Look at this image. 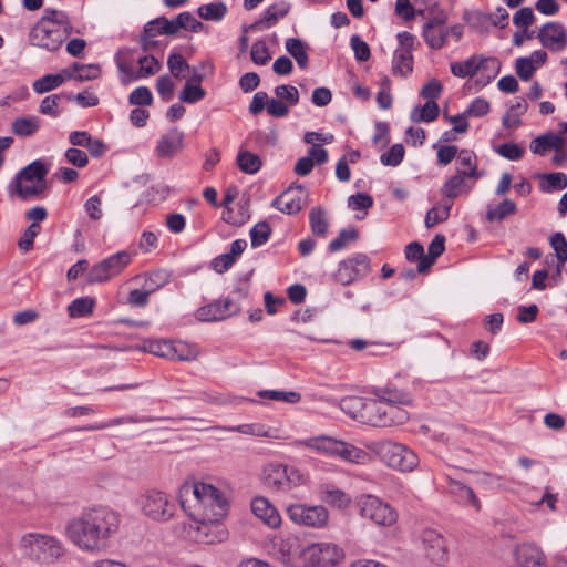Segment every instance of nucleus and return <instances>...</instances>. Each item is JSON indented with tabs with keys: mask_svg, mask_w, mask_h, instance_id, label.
<instances>
[{
	"mask_svg": "<svg viewBox=\"0 0 567 567\" xmlns=\"http://www.w3.org/2000/svg\"><path fill=\"white\" fill-rule=\"evenodd\" d=\"M343 559V551L330 543H316L306 546L302 567H336Z\"/></svg>",
	"mask_w": 567,
	"mask_h": 567,
	"instance_id": "4468645a",
	"label": "nucleus"
},
{
	"mask_svg": "<svg viewBox=\"0 0 567 567\" xmlns=\"http://www.w3.org/2000/svg\"><path fill=\"white\" fill-rule=\"evenodd\" d=\"M378 399L392 405L408 406L412 404V396L395 388H383L374 391Z\"/></svg>",
	"mask_w": 567,
	"mask_h": 567,
	"instance_id": "c756f323",
	"label": "nucleus"
},
{
	"mask_svg": "<svg viewBox=\"0 0 567 567\" xmlns=\"http://www.w3.org/2000/svg\"><path fill=\"white\" fill-rule=\"evenodd\" d=\"M489 110L491 104L487 100L476 97L464 112L467 117H482L485 116Z\"/></svg>",
	"mask_w": 567,
	"mask_h": 567,
	"instance_id": "338daca9",
	"label": "nucleus"
},
{
	"mask_svg": "<svg viewBox=\"0 0 567 567\" xmlns=\"http://www.w3.org/2000/svg\"><path fill=\"white\" fill-rule=\"evenodd\" d=\"M456 162L468 178L478 179L482 174L477 169V157L474 152L468 150H461L456 154Z\"/></svg>",
	"mask_w": 567,
	"mask_h": 567,
	"instance_id": "473e14b6",
	"label": "nucleus"
},
{
	"mask_svg": "<svg viewBox=\"0 0 567 567\" xmlns=\"http://www.w3.org/2000/svg\"><path fill=\"white\" fill-rule=\"evenodd\" d=\"M264 480L269 487L278 492H290L307 484L308 477L295 466L270 463L264 468Z\"/></svg>",
	"mask_w": 567,
	"mask_h": 567,
	"instance_id": "6e6552de",
	"label": "nucleus"
},
{
	"mask_svg": "<svg viewBox=\"0 0 567 567\" xmlns=\"http://www.w3.org/2000/svg\"><path fill=\"white\" fill-rule=\"evenodd\" d=\"M138 78L154 75L159 71V62L153 55H145L138 59Z\"/></svg>",
	"mask_w": 567,
	"mask_h": 567,
	"instance_id": "69168bd1",
	"label": "nucleus"
},
{
	"mask_svg": "<svg viewBox=\"0 0 567 567\" xmlns=\"http://www.w3.org/2000/svg\"><path fill=\"white\" fill-rule=\"evenodd\" d=\"M290 4L287 2H279L270 6L264 13V17L258 20L259 24L265 23L267 27H271L278 22L280 18L288 14Z\"/></svg>",
	"mask_w": 567,
	"mask_h": 567,
	"instance_id": "79ce46f5",
	"label": "nucleus"
},
{
	"mask_svg": "<svg viewBox=\"0 0 567 567\" xmlns=\"http://www.w3.org/2000/svg\"><path fill=\"white\" fill-rule=\"evenodd\" d=\"M452 208V203H446L442 208L433 207L431 208L425 216V226L426 228H432L434 225L445 221L450 216V210Z\"/></svg>",
	"mask_w": 567,
	"mask_h": 567,
	"instance_id": "603ef678",
	"label": "nucleus"
},
{
	"mask_svg": "<svg viewBox=\"0 0 567 567\" xmlns=\"http://www.w3.org/2000/svg\"><path fill=\"white\" fill-rule=\"evenodd\" d=\"M370 272V259L364 254H355L354 256L342 260L334 274V278L342 285H349Z\"/></svg>",
	"mask_w": 567,
	"mask_h": 567,
	"instance_id": "dca6fc26",
	"label": "nucleus"
},
{
	"mask_svg": "<svg viewBox=\"0 0 567 567\" xmlns=\"http://www.w3.org/2000/svg\"><path fill=\"white\" fill-rule=\"evenodd\" d=\"M371 450L389 467L411 472L419 465L417 455L408 446L393 441H381L372 444Z\"/></svg>",
	"mask_w": 567,
	"mask_h": 567,
	"instance_id": "423d86ee",
	"label": "nucleus"
},
{
	"mask_svg": "<svg viewBox=\"0 0 567 567\" xmlns=\"http://www.w3.org/2000/svg\"><path fill=\"white\" fill-rule=\"evenodd\" d=\"M308 193L302 185L289 187L277 196L271 206L287 215L299 213L307 204Z\"/></svg>",
	"mask_w": 567,
	"mask_h": 567,
	"instance_id": "a211bd4d",
	"label": "nucleus"
},
{
	"mask_svg": "<svg viewBox=\"0 0 567 567\" xmlns=\"http://www.w3.org/2000/svg\"><path fill=\"white\" fill-rule=\"evenodd\" d=\"M239 169L246 174H256L261 168V158L249 151L240 150L236 158Z\"/></svg>",
	"mask_w": 567,
	"mask_h": 567,
	"instance_id": "c9c22d12",
	"label": "nucleus"
},
{
	"mask_svg": "<svg viewBox=\"0 0 567 567\" xmlns=\"http://www.w3.org/2000/svg\"><path fill=\"white\" fill-rule=\"evenodd\" d=\"M287 515L295 524L311 528L328 525L329 513L322 505L292 504L287 507Z\"/></svg>",
	"mask_w": 567,
	"mask_h": 567,
	"instance_id": "ddd939ff",
	"label": "nucleus"
},
{
	"mask_svg": "<svg viewBox=\"0 0 567 567\" xmlns=\"http://www.w3.org/2000/svg\"><path fill=\"white\" fill-rule=\"evenodd\" d=\"M198 16L204 20L219 21L227 13V7L224 2H213L203 4L197 10Z\"/></svg>",
	"mask_w": 567,
	"mask_h": 567,
	"instance_id": "37998d69",
	"label": "nucleus"
},
{
	"mask_svg": "<svg viewBox=\"0 0 567 567\" xmlns=\"http://www.w3.org/2000/svg\"><path fill=\"white\" fill-rule=\"evenodd\" d=\"M422 35L431 49L440 50L444 47L449 38V30L445 27H440L436 29L423 28Z\"/></svg>",
	"mask_w": 567,
	"mask_h": 567,
	"instance_id": "a19ab883",
	"label": "nucleus"
},
{
	"mask_svg": "<svg viewBox=\"0 0 567 567\" xmlns=\"http://www.w3.org/2000/svg\"><path fill=\"white\" fill-rule=\"evenodd\" d=\"M144 349L154 355L177 361H192L198 355L197 350L187 343L171 340L148 341Z\"/></svg>",
	"mask_w": 567,
	"mask_h": 567,
	"instance_id": "2eb2a0df",
	"label": "nucleus"
},
{
	"mask_svg": "<svg viewBox=\"0 0 567 567\" xmlns=\"http://www.w3.org/2000/svg\"><path fill=\"white\" fill-rule=\"evenodd\" d=\"M351 48L354 52V56L358 61H368L371 56L369 44L363 41L358 34H354L350 39Z\"/></svg>",
	"mask_w": 567,
	"mask_h": 567,
	"instance_id": "0e129e2a",
	"label": "nucleus"
},
{
	"mask_svg": "<svg viewBox=\"0 0 567 567\" xmlns=\"http://www.w3.org/2000/svg\"><path fill=\"white\" fill-rule=\"evenodd\" d=\"M413 71V54L408 50H395L392 60V72L406 76Z\"/></svg>",
	"mask_w": 567,
	"mask_h": 567,
	"instance_id": "72a5a7b5",
	"label": "nucleus"
},
{
	"mask_svg": "<svg viewBox=\"0 0 567 567\" xmlns=\"http://www.w3.org/2000/svg\"><path fill=\"white\" fill-rule=\"evenodd\" d=\"M206 91L199 84H193L187 81L179 93V100L184 103L193 104L203 100Z\"/></svg>",
	"mask_w": 567,
	"mask_h": 567,
	"instance_id": "09e8293b",
	"label": "nucleus"
},
{
	"mask_svg": "<svg viewBox=\"0 0 567 567\" xmlns=\"http://www.w3.org/2000/svg\"><path fill=\"white\" fill-rule=\"evenodd\" d=\"M536 38L542 45L551 52H560L567 45V33L559 22H547L538 31Z\"/></svg>",
	"mask_w": 567,
	"mask_h": 567,
	"instance_id": "6ab92c4d",
	"label": "nucleus"
},
{
	"mask_svg": "<svg viewBox=\"0 0 567 567\" xmlns=\"http://www.w3.org/2000/svg\"><path fill=\"white\" fill-rule=\"evenodd\" d=\"M286 50L293 56L300 69H306L309 64L307 44L298 38H289L286 41Z\"/></svg>",
	"mask_w": 567,
	"mask_h": 567,
	"instance_id": "e433bc0d",
	"label": "nucleus"
},
{
	"mask_svg": "<svg viewBox=\"0 0 567 567\" xmlns=\"http://www.w3.org/2000/svg\"><path fill=\"white\" fill-rule=\"evenodd\" d=\"M64 81L65 78L63 74H47L35 80L32 87L37 93L42 94L59 87Z\"/></svg>",
	"mask_w": 567,
	"mask_h": 567,
	"instance_id": "c03bdc74",
	"label": "nucleus"
},
{
	"mask_svg": "<svg viewBox=\"0 0 567 567\" xmlns=\"http://www.w3.org/2000/svg\"><path fill=\"white\" fill-rule=\"evenodd\" d=\"M425 554L435 564L446 560V545L440 533L434 529H425L422 534Z\"/></svg>",
	"mask_w": 567,
	"mask_h": 567,
	"instance_id": "412c9836",
	"label": "nucleus"
},
{
	"mask_svg": "<svg viewBox=\"0 0 567 567\" xmlns=\"http://www.w3.org/2000/svg\"><path fill=\"white\" fill-rule=\"evenodd\" d=\"M464 171L458 167L456 174L446 179L441 188L443 197L449 199V203L453 204V200L457 198L463 192H468L472 187H466Z\"/></svg>",
	"mask_w": 567,
	"mask_h": 567,
	"instance_id": "b1692460",
	"label": "nucleus"
},
{
	"mask_svg": "<svg viewBox=\"0 0 567 567\" xmlns=\"http://www.w3.org/2000/svg\"><path fill=\"white\" fill-rule=\"evenodd\" d=\"M517 212L516 204L506 198L502 203H499L496 207H489L486 212V220L493 221H502L506 217L514 215Z\"/></svg>",
	"mask_w": 567,
	"mask_h": 567,
	"instance_id": "58836bf2",
	"label": "nucleus"
},
{
	"mask_svg": "<svg viewBox=\"0 0 567 567\" xmlns=\"http://www.w3.org/2000/svg\"><path fill=\"white\" fill-rule=\"evenodd\" d=\"M311 231L316 236H324L328 231V220L324 210L320 207H313L309 213Z\"/></svg>",
	"mask_w": 567,
	"mask_h": 567,
	"instance_id": "49530a36",
	"label": "nucleus"
},
{
	"mask_svg": "<svg viewBox=\"0 0 567 567\" xmlns=\"http://www.w3.org/2000/svg\"><path fill=\"white\" fill-rule=\"evenodd\" d=\"M19 548L25 557L47 564L55 563L65 553L61 540L54 536L39 533L22 536Z\"/></svg>",
	"mask_w": 567,
	"mask_h": 567,
	"instance_id": "20e7f679",
	"label": "nucleus"
},
{
	"mask_svg": "<svg viewBox=\"0 0 567 567\" xmlns=\"http://www.w3.org/2000/svg\"><path fill=\"white\" fill-rule=\"evenodd\" d=\"M564 144V138L560 136V134L548 132L544 135L537 136L532 141L530 151L534 154L545 155L550 150L561 152Z\"/></svg>",
	"mask_w": 567,
	"mask_h": 567,
	"instance_id": "393cba45",
	"label": "nucleus"
},
{
	"mask_svg": "<svg viewBox=\"0 0 567 567\" xmlns=\"http://www.w3.org/2000/svg\"><path fill=\"white\" fill-rule=\"evenodd\" d=\"M300 444L319 453L337 455L344 461L357 464L364 463L368 458V454L363 450L330 436L310 437L301 441Z\"/></svg>",
	"mask_w": 567,
	"mask_h": 567,
	"instance_id": "0eeeda50",
	"label": "nucleus"
},
{
	"mask_svg": "<svg viewBox=\"0 0 567 567\" xmlns=\"http://www.w3.org/2000/svg\"><path fill=\"white\" fill-rule=\"evenodd\" d=\"M72 32L73 27L64 11L45 9L44 16L32 28L29 41L32 45L56 51Z\"/></svg>",
	"mask_w": 567,
	"mask_h": 567,
	"instance_id": "7ed1b4c3",
	"label": "nucleus"
},
{
	"mask_svg": "<svg viewBox=\"0 0 567 567\" xmlns=\"http://www.w3.org/2000/svg\"><path fill=\"white\" fill-rule=\"evenodd\" d=\"M95 299L91 297H81L74 299L68 306V312L71 318H81L90 316L93 312Z\"/></svg>",
	"mask_w": 567,
	"mask_h": 567,
	"instance_id": "ea45409f",
	"label": "nucleus"
},
{
	"mask_svg": "<svg viewBox=\"0 0 567 567\" xmlns=\"http://www.w3.org/2000/svg\"><path fill=\"white\" fill-rule=\"evenodd\" d=\"M196 318L200 321H219L224 320L221 312V301H214L197 309Z\"/></svg>",
	"mask_w": 567,
	"mask_h": 567,
	"instance_id": "de8ad7c7",
	"label": "nucleus"
},
{
	"mask_svg": "<svg viewBox=\"0 0 567 567\" xmlns=\"http://www.w3.org/2000/svg\"><path fill=\"white\" fill-rule=\"evenodd\" d=\"M359 238V233L354 227L342 229L339 236L330 241L328 249L331 252L339 251L346 248L349 244L355 243Z\"/></svg>",
	"mask_w": 567,
	"mask_h": 567,
	"instance_id": "a18cd8bd",
	"label": "nucleus"
},
{
	"mask_svg": "<svg viewBox=\"0 0 567 567\" xmlns=\"http://www.w3.org/2000/svg\"><path fill=\"white\" fill-rule=\"evenodd\" d=\"M515 555L518 567H542L545 564L543 551L530 544L518 546Z\"/></svg>",
	"mask_w": 567,
	"mask_h": 567,
	"instance_id": "5701e85b",
	"label": "nucleus"
},
{
	"mask_svg": "<svg viewBox=\"0 0 567 567\" xmlns=\"http://www.w3.org/2000/svg\"><path fill=\"white\" fill-rule=\"evenodd\" d=\"M120 515L107 506L84 508L65 527L68 538L81 550L101 553L120 527Z\"/></svg>",
	"mask_w": 567,
	"mask_h": 567,
	"instance_id": "f03ea898",
	"label": "nucleus"
},
{
	"mask_svg": "<svg viewBox=\"0 0 567 567\" xmlns=\"http://www.w3.org/2000/svg\"><path fill=\"white\" fill-rule=\"evenodd\" d=\"M251 511L256 517L271 528H277L281 524L279 512L265 497H256L251 502Z\"/></svg>",
	"mask_w": 567,
	"mask_h": 567,
	"instance_id": "4be33fe9",
	"label": "nucleus"
},
{
	"mask_svg": "<svg viewBox=\"0 0 567 567\" xmlns=\"http://www.w3.org/2000/svg\"><path fill=\"white\" fill-rule=\"evenodd\" d=\"M368 398L349 395L340 401L341 410L352 419L363 422Z\"/></svg>",
	"mask_w": 567,
	"mask_h": 567,
	"instance_id": "c85d7f7f",
	"label": "nucleus"
},
{
	"mask_svg": "<svg viewBox=\"0 0 567 567\" xmlns=\"http://www.w3.org/2000/svg\"><path fill=\"white\" fill-rule=\"evenodd\" d=\"M159 27V33L166 35H173L177 33L182 25H177V18L175 20H168L165 17H159L151 20L146 23V31L148 32L152 28Z\"/></svg>",
	"mask_w": 567,
	"mask_h": 567,
	"instance_id": "3c124183",
	"label": "nucleus"
},
{
	"mask_svg": "<svg viewBox=\"0 0 567 567\" xmlns=\"http://www.w3.org/2000/svg\"><path fill=\"white\" fill-rule=\"evenodd\" d=\"M184 147V133L178 128H171L161 136L155 147V154L159 158H173Z\"/></svg>",
	"mask_w": 567,
	"mask_h": 567,
	"instance_id": "aec40b11",
	"label": "nucleus"
},
{
	"mask_svg": "<svg viewBox=\"0 0 567 567\" xmlns=\"http://www.w3.org/2000/svg\"><path fill=\"white\" fill-rule=\"evenodd\" d=\"M464 18L471 28L480 32H484L487 31V27L489 24V19L492 18V16H487V13H484L482 11H474L472 13H466Z\"/></svg>",
	"mask_w": 567,
	"mask_h": 567,
	"instance_id": "052dcab7",
	"label": "nucleus"
},
{
	"mask_svg": "<svg viewBox=\"0 0 567 567\" xmlns=\"http://www.w3.org/2000/svg\"><path fill=\"white\" fill-rule=\"evenodd\" d=\"M132 261V255L122 250L95 264L86 275L89 284L109 281L120 275Z\"/></svg>",
	"mask_w": 567,
	"mask_h": 567,
	"instance_id": "f8f14e48",
	"label": "nucleus"
},
{
	"mask_svg": "<svg viewBox=\"0 0 567 567\" xmlns=\"http://www.w3.org/2000/svg\"><path fill=\"white\" fill-rule=\"evenodd\" d=\"M249 218L248 208L246 205H240L238 212H234L233 208H227L223 213V220L233 226H241Z\"/></svg>",
	"mask_w": 567,
	"mask_h": 567,
	"instance_id": "13d9d810",
	"label": "nucleus"
},
{
	"mask_svg": "<svg viewBox=\"0 0 567 567\" xmlns=\"http://www.w3.org/2000/svg\"><path fill=\"white\" fill-rule=\"evenodd\" d=\"M543 179L547 182L546 185H540L543 192L550 193L553 190H561L567 187V175L561 172L544 174Z\"/></svg>",
	"mask_w": 567,
	"mask_h": 567,
	"instance_id": "8fccbe9b",
	"label": "nucleus"
},
{
	"mask_svg": "<svg viewBox=\"0 0 567 567\" xmlns=\"http://www.w3.org/2000/svg\"><path fill=\"white\" fill-rule=\"evenodd\" d=\"M405 150L402 144H394L390 150L380 156V162L384 166H398L404 158Z\"/></svg>",
	"mask_w": 567,
	"mask_h": 567,
	"instance_id": "5fc2aeb1",
	"label": "nucleus"
},
{
	"mask_svg": "<svg viewBox=\"0 0 567 567\" xmlns=\"http://www.w3.org/2000/svg\"><path fill=\"white\" fill-rule=\"evenodd\" d=\"M271 234V228L268 223L260 221L256 224L250 230L251 246L259 247L267 243Z\"/></svg>",
	"mask_w": 567,
	"mask_h": 567,
	"instance_id": "4d7b16f0",
	"label": "nucleus"
},
{
	"mask_svg": "<svg viewBox=\"0 0 567 567\" xmlns=\"http://www.w3.org/2000/svg\"><path fill=\"white\" fill-rule=\"evenodd\" d=\"M481 70H488V74L483 80H476L481 86H485L494 80L501 71V61L497 58L483 55H472L462 62L451 63V72L457 78L474 76Z\"/></svg>",
	"mask_w": 567,
	"mask_h": 567,
	"instance_id": "1a4fd4ad",
	"label": "nucleus"
},
{
	"mask_svg": "<svg viewBox=\"0 0 567 567\" xmlns=\"http://www.w3.org/2000/svg\"><path fill=\"white\" fill-rule=\"evenodd\" d=\"M445 250V237L435 235L427 247V255L417 264V272L426 274Z\"/></svg>",
	"mask_w": 567,
	"mask_h": 567,
	"instance_id": "a878e982",
	"label": "nucleus"
},
{
	"mask_svg": "<svg viewBox=\"0 0 567 567\" xmlns=\"http://www.w3.org/2000/svg\"><path fill=\"white\" fill-rule=\"evenodd\" d=\"M137 504L142 513L154 522H168L174 516L175 505L165 492L146 489L138 496Z\"/></svg>",
	"mask_w": 567,
	"mask_h": 567,
	"instance_id": "9d476101",
	"label": "nucleus"
},
{
	"mask_svg": "<svg viewBox=\"0 0 567 567\" xmlns=\"http://www.w3.org/2000/svg\"><path fill=\"white\" fill-rule=\"evenodd\" d=\"M306 546L297 536L290 535L276 545L277 558L287 567H302Z\"/></svg>",
	"mask_w": 567,
	"mask_h": 567,
	"instance_id": "f3484780",
	"label": "nucleus"
},
{
	"mask_svg": "<svg viewBox=\"0 0 567 567\" xmlns=\"http://www.w3.org/2000/svg\"><path fill=\"white\" fill-rule=\"evenodd\" d=\"M550 245L556 252L558 261L563 265L567 261V240L561 233H555L550 237Z\"/></svg>",
	"mask_w": 567,
	"mask_h": 567,
	"instance_id": "774afa93",
	"label": "nucleus"
},
{
	"mask_svg": "<svg viewBox=\"0 0 567 567\" xmlns=\"http://www.w3.org/2000/svg\"><path fill=\"white\" fill-rule=\"evenodd\" d=\"M322 494V499L331 506L346 508L350 505V497L340 489H326Z\"/></svg>",
	"mask_w": 567,
	"mask_h": 567,
	"instance_id": "6e6d98bb",
	"label": "nucleus"
},
{
	"mask_svg": "<svg viewBox=\"0 0 567 567\" xmlns=\"http://www.w3.org/2000/svg\"><path fill=\"white\" fill-rule=\"evenodd\" d=\"M48 167L41 161H33L23 167L10 184L9 189L21 199L42 196L45 192Z\"/></svg>",
	"mask_w": 567,
	"mask_h": 567,
	"instance_id": "39448f33",
	"label": "nucleus"
},
{
	"mask_svg": "<svg viewBox=\"0 0 567 567\" xmlns=\"http://www.w3.org/2000/svg\"><path fill=\"white\" fill-rule=\"evenodd\" d=\"M72 99L71 93H59L45 96L39 106V112L51 117H59L63 111L62 103Z\"/></svg>",
	"mask_w": 567,
	"mask_h": 567,
	"instance_id": "cd10ccee",
	"label": "nucleus"
},
{
	"mask_svg": "<svg viewBox=\"0 0 567 567\" xmlns=\"http://www.w3.org/2000/svg\"><path fill=\"white\" fill-rule=\"evenodd\" d=\"M178 501L186 515L197 524L198 542L213 544L225 538L220 522L227 515L228 502L218 488L203 482H186L179 487Z\"/></svg>",
	"mask_w": 567,
	"mask_h": 567,
	"instance_id": "f257e3e1",
	"label": "nucleus"
},
{
	"mask_svg": "<svg viewBox=\"0 0 567 567\" xmlns=\"http://www.w3.org/2000/svg\"><path fill=\"white\" fill-rule=\"evenodd\" d=\"M383 401L380 399H369L365 406V413L363 415L364 424H369L372 426H381L384 424V415H383Z\"/></svg>",
	"mask_w": 567,
	"mask_h": 567,
	"instance_id": "2f4dec72",
	"label": "nucleus"
},
{
	"mask_svg": "<svg viewBox=\"0 0 567 567\" xmlns=\"http://www.w3.org/2000/svg\"><path fill=\"white\" fill-rule=\"evenodd\" d=\"M128 102L131 105L148 106L153 103L152 92L146 86H140L130 94Z\"/></svg>",
	"mask_w": 567,
	"mask_h": 567,
	"instance_id": "680f3d73",
	"label": "nucleus"
},
{
	"mask_svg": "<svg viewBox=\"0 0 567 567\" xmlns=\"http://www.w3.org/2000/svg\"><path fill=\"white\" fill-rule=\"evenodd\" d=\"M440 114L439 104L435 101H427L422 107H414L411 112V120L419 122H433Z\"/></svg>",
	"mask_w": 567,
	"mask_h": 567,
	"instance_id": "4c0bfd02",
	"label": "nucleus"
},
{
	"mask_svg": "<svg viewBox=\"0 0 567 567\" xmlns=\"http://www.w3.org/2000/svg\"><path fill=\"white\" fill-rule=\"evenodd\" d=\"M360 515L370 519L379 526H391L396 522V513L379 497L370 494L361 495L357 498Z\"/></svg>",
	"mask_w": 567,
	"mask_h": 567,
	"instance_id": "9b49d317",
	"label": "nucleus"
},
{
	"mask_svg": "<svg viewBox=\"0 0 567 567\" xmlns=\"http://www.w3.org/2000/svg\"><path fill=\"white\" fill-rule=\"evenodd\" d=\"M383 427L403 424L410 417L409 412L404 406L392 405L386 402H383Z\"/></svg>",
	"mask_w": 567,
	"mask_h": 567,
	"instance_id": "f704fd0d",
	"label": "nucleus"
},
{
	"mask_svg": "<svg viewBox=\"0 0 567 567\" xmlns=\"http://www.w3.org/2000/svg\"><path fill=\"white\" fill-rule=\"evenodd\" d=\"M258 395L262 399H269L275 401H284L289 403H297L301 400V395L295 391H277V390H264L258 392Z\"/></svg>",
	"mask_w": 567,
	"mask_h": 567,
	"instance_id": "864d4df0",
	"label": "nucleus"
},
{
	"mask_svg": "<svg viewBox=\"0 0 567 567\" xmlns=\"http://www.w3.org/2000/svg\"><path fill=\"white\" fill-rule=\"evenodd\" d=\"M251 60L258 65H265L271 59L268 47L265 41L258 40L251 47Z\"/></svg>",
	"mask_w": 567,
	"mask_h": 567,
	"instance_id": "e2e57ef3",
	"label": "nucleus"
},
{
	"mask_svg": "<svg viewBox=\"0 0 567 567\" xmlns=\"http://www.w3.org/2000/svg\"><path fill=\"white\" fill-rule=\"evenodd\" d=\"M449 491L463 505L472 506L477 512L481 509L480 499L475 495L474 491L471 487H468L467 485H465L464 483L456 481V480H450L449 481Z\"/></svg>",
	"mask_w": 567,
	"mask_h": 567,
	"instance_id": "bb28decb",
	"label": "nucleus"
},
{
	"mask_svg": "<svg viewBox=\"0 0 567 567\" xmlns=\"http://www.w3.org/2000/svg\"><path fill=\"white\" fill-rule=\"evenodd\" d=\"M40 125L41 120L37 116H21L12 122L11 130L19 137H29L39 131Z\"/></svg>",
	"mask_w": 567,
	"mask_h": 567,
	"instance_id": "7c9ffc66",
	"label": "nucleus"
},
{
	"mask_svg": "<svg viewBox=\"0 0 567 567\" xmlns=\"http://www.w3.org/2000/svg\"><path fill=\"white\" fill-rule=\"evenodd\" d=\"M162 286L163 282H156L155 286H150V289L146 290L134 289L130 292L127 301L132 306L144 307L148 302L150 293L157 290Z\"/></svg>",
	"mask_w": 567,
	"mask_h": 567,
	"instance_id": "bf43d9fd",
	"label": "nucleus"
}]
</instances>
